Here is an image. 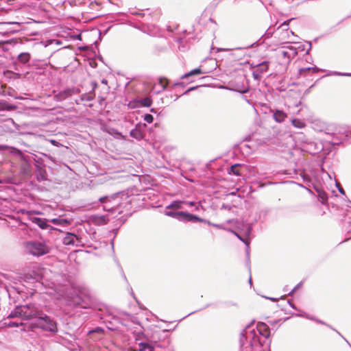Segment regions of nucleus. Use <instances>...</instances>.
Here are the masks:
<instances>
[{
	"instance_id": "nucleus-16",
	"label": "nucleus",
	"mask_w": 351,
	"mask_h": 351,
	"mask_svg": "<svg viewBox=\"0 0 351 351\" xmlns=\"http://www.w3.org/2000/svg\"><path fill=\"white\" fill-rule=\"evenodd\" d=\"M51 222L56 225H63L68 223V221L64 219H51Z\"/></svg>"
},
{
	"instance_id": "nucleus-10",
	"label": "nucleus",
	"mask_w": 351,
	"mask_h": 351,
	"mask_svg": "<svg viewBox=\"0 0 351 351\" xmlns=\"http://www.w3.org/2000/svg\"><path fill=\"white\" fill-rule=\"evenodd\" d=\"M203 73H205L204 71H203L202 70V69L200 67H198V68H196L186 73H185L182 77V78H187V77H189L191 76H193V75H201V74H203Z\"/></svg>"
},
{
	"instance_id": "nucleus-6",
	"label": "nucleus",
	"mask_w": 351,
	"mask_h": 351,
	"mask_svg": "<svg viewBox=\"0 0 351 351\" xmlns=\"http://www.w3.org/2000/svg\"><path fill=\"white\" fill-rule=\"evenodd\" d=\"M181 217H183L184 219L188 221H199L202 222L204 220L201 219L200 217L193 215L192 214L186 213V212H182Z\"/></svg>"
},
{
	"instance_id": "nucleus-15",
	"label": "nucleus",
	"mask_w": 351,
	"mask_h": 351,
	"mask_svg": "<svg viewBox=\"0 0 351 351\" xmlns=\"http://www.w3.org/2000/svg\"><path fill=\"white\" fill-rule=\"evenodd\" d=\"M182 202L174 201L171 204L167 206V209H180L182 208Z\"/></svg>"
},
{
	"instance_id": "nucleus-8",
	"label": "nucleus",
	"mask_w": 351,
	"mask_h": 351,
	"mask_svg": "<svg viewBox=\"0 0 351 351\" xmlns=\"http://www.w3.org/2000/svg\"><path fill=\"white\" fill-rule=\"evenodd\" d=\"M228 173L229 174H233L237 176L241 175V165L234 164L230 167L228 169Z\"/></svg>"
},
{
	"instance_id": "nucleus-24",
	"label": "nucleus",
	"mask_w": 351,
	"mask_h": 351,
	"mask_svg": "<svg viewBox=\"0 0 351 351\" xmlns=\"http://www.w3.org/2000/svg\"><path fill=\"white\" fill-rule=\"evenodd\" d=\"M152 101L149 99L146 98L143 100V104L145 106L149 107L151 106Z\"/></svg>"
},
{
	"instance_id": "nucleus-19",
	"label": "nucleus",
	"mask_w": 351,
	"mask_h": 351,
	"mask_svg": "<svg viewBox=\"0 0 351 351\" xmlns=\"http://www.w3.org/2000/svg\"><path fill=\"white\" fill-rule=\"evenodd\" d=\"M159 84L162 86L163 89H165L168 86L169 82L167 78H160L159 80Z\"/></svg>"
},
{
	"instance_id": "nucleus-18",
	"label": "nucleus",
	"mask_w": 351,
	"mask_h": 351,
	"mask_svg": "<svg viewBox=\"0 0 351 351\" xmlns=\"http://www.w3.org/2000/svg\"><path fill=\"white\" fill-rule=\"evenodd\" d=\"M72 94H73V91L71 90H64L62 93H60L59 94V95H60L61 99H65L66 97H67L68 96L71 95Z\"/></svg>"
},
{
	"instance_id": "nucleus-27",
	"label": "nucleus",
	"mask_w": 351,
	"mask_h": 351,
	"mask_svg": "<svg viewBox=\"0 0 351 351\" xmlns=\"http://www.w3.org/2000/svg\"><path fill=\"white\" fill-rule=\"evenodd\" d=\"M322 199V202H325L326 200H327V197H326V194H323V195H320Z\"/></svg>"
},
{
	"instance_id": "nucleus-4",
	"label": "nucleus",
	"mask_w": 351,
	"mask_h": 351,
	"mask_svg": "<svg viewBox=\"0 0 351 351\" xmlns=\"http://www.w3.org/2000/svg\"><path fill=\"white\" fill-rule=\"evenodd\" d=\"M23 319H30L42 315V312L38 311L33 304L23 305Z\"/></svg>"
},
{
	"instance_id": "nucleus-31",
	"label": "nucleus",
	"mask_w": 351,
	"mask_h": 351,
	"mask_svg": "<svg viewBox=\"0 0 351 351\" xmlns=\"http://www.w3.org/2000/svg\"><path fill=\"white\" fill-rule=\"evenodd\" d=\"M187 204L190 205L191 206H194L195 203L193 202H186Z\"/></svg>"
},
{
	"instance_id": "nucleus-13",
	"label": "nucleus",
	"mask_w": 351,
	"mask_h": 351,
	"mask_svg": "<svg viewBox=\"0 0 351 351\" xmlns=\"http://www.w3.org/2000/svg\"><path fill=\"white\" fill-rule=\"evenodd\" d=\"M33 221L43 229H45L47 227V222L45 219L36 217L33 219Z\"/></svg>"
},
{
	"instance_id": "nucleus-5",
	"label": "nucleus",
	"mask_w": 351,
	"mask_h": 351,
	"mask_svg": "<svg viewBox=\"0 0 351 351\" xmlns=\"http://www.w3.org/2000/svg\"><path fill=\"white\" fill-rule=\"evenodd\" d=\"M256 329L258 333L265 338L270 336V329L264 322H258L256 325Z\"/></svg>"
},
{
	"instance_id": "nucleus-11",
	"label": "nucleus",
	"mask_w": 351,
	"mask_h": 351,
	"mask_svg": "<svg viewBox=\"0 0 351 351\" xmlns=\"http://www.w3.org/2000/svg\"><path fill=\"white\" fill-rule=\"evenodd\" d=\"M16 109V106L8 104L5 101H0V110H14Z\"/></svg>"
},
{
	"instance_id": "nucleus-3",
	"label": "nucleus",
	"mask_w": 351,
	"mask_h": 351,
	"mask_svg": "<svg viewBox=\"0 0 351 351\" xmlns=\"http://www.w3.org/2000/svg\"><path fill=\"white\" fill-rule=\"evenodd\" d=\"M28 252L34 256H43L50 252V248L43 243L31 242L27 244Z\"/></svg>"
},
{
	"instance_id": "nucleus-20",
	"label": "nucleus",
	"mask_w": 351,
	"mask_h": 351,
	"mask_svg": "<svg viewBox=\"0 0 351 351\" xmlns=\"http://www.w3.org/2000/svg\"><path fill=\"white\" fill-rule=\"evenodd\" d=\"M181 213L182 212H168L166 215L173 217H179L182 215Z\"/></svg>"
},
{
	"instance_id": "nucleus-17",
	"label": "nucleus",
	"mask_w": 351,
	"mask_h": 351,
	"mask_svg": "<svg viewBox=\"0 0 351 351\" xmlns=\"http://www.w3.org/2000/svg\"><path fill=\"white\" fill-rule=\"evenodd\" d=\"M258 66V70L261 72H266L268 70L269 64H268V62H265L260 64Z\"/></svg>"
},
{
	"instance_id": "nucleus-23",
	"label": "nucleus",
	"mask_w": 351,
	"mask_h": 351,
	"mask_svg": "<svg viewBox=\"0 0 351 351\" xmlns=\"http://www.w3.org/2000/svg\"><path fill=\"white\" fill-rule=\"evenodd\" d=\"M141 346L142 350H145L146 349H148L149 351H154V348L147 344L141 343Z\"/></svg>"
},
{
	"instance_id": "nucleus-12",
	"label": "nucleus",
	"mask_w": 351,
	"mask_h": 351,
	"mask_svg": "<svg viewBox=\"0 0 351 351\" xmlns=\"http://www.w3.org/2000/svg\"><path fill=\"white\" fill-rule=\"evenodd\" d=\"M31 56L29 53H21L18 56V60L21 63H27L30 60Z\"/></svg>"
},
{
	"instance_id": "nucleus-25",
	"label": "nucleus",
	"mask_w": 351,
	"mask_h": 351,
	"mask_svg": "<svg viewBox=\"0 0 351 351\" xmlns=\"http://www.w3.org/2000/svg\"><path fill=\"white\" fill-rule=\"evenodd\" d=\"M23 324L21 322L20 324H18L16 322H11L9 324L10 326H19V325H23Z\"/></svg>"
},
{
	"instance_id": "nucleus-9",
	"label": "nucleus",
	"mask_w": 351,
	"mask_h": 351,
	"mask_svg": "<svg viewBox=\"0 0 351 351\" xmlns=\"http://www.w3.org/2000/svg\"><path fill=\"white\" fill-rule=\"evenodd\" d=\"M287 117V114L281 110H276L274 114V119L278 123L284 121Z\"/></svg>"
},
{
	"instance_id": "nucleus-30",
	"label": "nucleus",
	"mask_w": 351,
	"mask_h": 351,
	"mask_svg": "<svg viewBox=\"0 0 351 351\" xmlns=\"http://www.w3.org/2000/svg\"><path fill=\"white\" fill-rule=\"evenodd\" d=\"M107 199V197H104L99 199V201L102 203L105 202Z\"/></svg>"
},
{
	"instance_id": "nucleus-7",
	"label": "nucleus",
	"mask_w": 351,
	"mask_h": 351,
	"mask_svg": "<svg viewBox=\"0 0 351 351\" xmlns=\"http://www.w3.org/2000/svg\"><path fill=\"white\" fill-rule=\"evenodd\" d=\"M23 306L16 307L9 315L8 317L14 318L16 317H21L23 319Z\"/></svg>"
},
{
	"instance_id": "nucleus-26",
	"label": "nucleus",
	"mask_w": 351,
	"mask_h": 351,
	"mask_svg": "<svg viewBox=\"0 0 351 351\" xmlns=\"http://www.w3.org/2000/svg\"><path fill=\"white\" fill-rule=\"evenodd\" d=\"M309 71H310V68L300 69V73L302 74L303 73L308 72Z\"/></svg>"
},
{
	"instance_id": "nucleus-32",
	"label": "nucleus",
	"mask_w": 351,
	"mask_h": 351,
	"mask_svg": "<svg viewBox=\"0 0 351 351\" xmlns=\"http://www.w3.org/2000/svg\"><path fill=\"white\" fill-rule=\"evenodd\" d=\"M339 192L342 194H344V191L342 188L339 189Z\"/></svg>"
},
{
	"instance_id": "nucleus-28",
	"label": "nucleus",
	"mask_w": 351,
	"mask_h": 351,
	"mask_svg": "<svg viewBox=\"0 0 351 351\" xmlns=\"http://www.w3.org/2000/svg\"><path fill=\"white\" fill-rule=\"evenodd\" d=\"M292 19H290V20H288V21H285L282 25H281V27L282 26H288L289 24V22L291 21Z\"/></svg>"
},
{
	"instance_id": "nucleus-22",
	"label": "nucleus",
	"mask_w": 351,
	"mask_h": 351,
	"mask_svg": "<svg viewBox=\"0 0 351 351\" xmlns=\"http://www.w3.org/2000/svg\"><path fill=\"white\" fill-rule=\"evenodd\" d=\"M144 120L145 121H147V123H152V121L154 120V118H153V116L152 114H147L145 116Z\"/></svg>"
},
{
	"instance_id": "nucleus-29",
	"label": "nucleus",
	"mask_w": 351,
	"mask_h": 351,
	"mask_svg": "<svg viewBox=\"0 0 351 351\" xmlns=\"http://www.w3.org/2000/svg\"><path fill=\"white\" fill-rule=\"evenodd\" d=\"M49 141H50V143H51L52 145H56V146L58 145V144H59V143H58V142H57L56 141H55V140H50Z\"/></svg>"
},
{
	"instance_id": "nucleus-14",
	"label": "nucleus",
	"mask_w": 351,
	"mask_h": 351,
	"mask_svg": "<svg viewBox=\"0 0 351 351\" xmlns=\"http://www.w3.org/2000/svg\"><path fill=\"white\" fill-rule=\"evenodd\" d=\"M291 122L293 125L297 128H303L306 126L305 123L302 120L298 119H294Z\"/></svg>"
},
{
	"instance_id": "nucleus-21",
	"label": "nucleus",
	"mask_w": 351,
	"mask_h": 351,
	"mask_svg": "<svg viewBox=\"0 0 351 351\" xmlns=\"http://www.w3.org/2000/svg\"><path fill=\"white\" fill-rule=\"evenodd\" d=\"M73 236V234H69L68 237H65L64 243L66 245L69 244H73V241L71 239V237Z\"/></svg>"
},
{
	"instance_id": "nucleus-1",
	"label": "nucleus",
	"mask_w": 351,
	"mask_h": 351,
	"mask_svg": "<svg viewBox=\"0 0 351 351\" xmlns=\"http://www.w3.org/2000/svg\"><path fill=\"white\" fill-rule=\"evenodd\" d=\"M40 328L44 330L56 332L58 331L57 324L55 322L51 320L49 316H40L39 317L36 322L31 324L30 328L32 329L34 328Z\"/></svg>"
},
{
	"instance_id": "nucleus-2",
	"label": "nucleus",
	"mask_w": 351,
	"mask_h": 351,
	"mask_svg": "<svg viewBox=\"0 0 351 351\" xmlns=\"http://www.w3.org/2000/svg\"><path fill=\"white\" fill-rule=\"evenodd\" d=\"M297 54L296 49L292 46L282 47L278 51V59L281 64L287 65Z\"/></svg>"
}]
</instances>
